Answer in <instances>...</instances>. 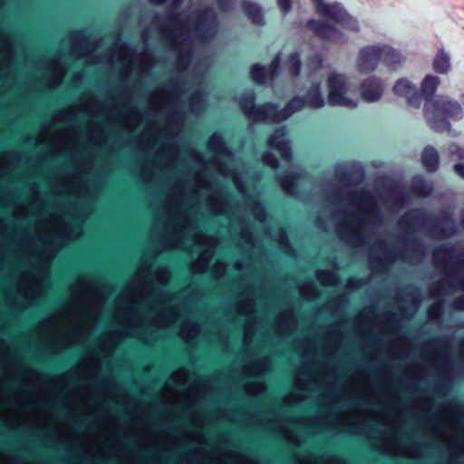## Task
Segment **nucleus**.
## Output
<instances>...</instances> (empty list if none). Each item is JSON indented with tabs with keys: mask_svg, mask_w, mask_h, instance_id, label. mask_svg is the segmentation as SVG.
<instances>
[{
	"mask_svg": "<svg viewBox=\"0 0 464 464\" xmlns=\"http://www.w3.org/2000/svg\"><path fill=\"white\" fill-rule=\"evenodd\" d=\"M183 1L171 0L166 14L153 15L150 25L141 33L145 49L139 53L136 48L122 42L115 43L102 54L92 55L102 39L92 40L80 31L71 34V53L76 58H85L87 63L93 64L112 65L116 62L120 63L119 76L125 82L130 77L133 69L142 74L152 69L155 59L150 49V42L152 34H155L159 41L168 44L176 53L179 67L185 70L190 63L195 41L204 44L215 39L220 23L212 7L197 10L188 19H181L179 9Z\"/></svg>",
	"mask_w": 464,
	"mask_h": 464,
	"instance_id": "obj_1",
	"label": "nucleus"
},
{
	"mask_svg": "<svg viewBox=\"0 0 464 464\" xmlns=\"http://www.w3.org/2000/svg\"><path fill=\"white\" fill-rule=\"evenodd\" d=\"M333 203L343 202L358 210L348 213L344 220L339 221L335 231L347 246L359 247L371 244L374 255L369 256V266L373 272H384L397 259L403 263L420 264L426 253L425 245L418 238L403 237L400 248L389 246L377 235L378 228L384 222V216L376 198L366 189H347L341 191L338 199L328 192Z\"/></svg>",
	"mask_w": 464,
	"mask_h": 464,
	"instance_id": "obj_2",
	"label": "nucleus"
},
{
	"mask_svg": "<svg viewBox=\"0 0 464 464\" xmlns=\"http://www.w3.org/2000/svg\"><path fill=\"white\" fill-rule=\"evenodd\" d=\"M115 286L99 277L78 278L70 285L71 301L65 304L61 314L43 319L36 325V332L44 334V346L52 354L82 343L97 326L102 308Z\"/></svg>",
	"mask_w": 464,
	"mask_h": 464,
	"instance_id": "obj_3",
	"label": "nucleus"
},
{
	"mask_svg": "<svg viewBox=\"0 0 464 464\" xmlns=\"http://www.w3.org/2000/svg\"><path fill=\"white\" fill-rule=\"evenodd\" d=\"M433 263L441 278L429 286L430 296L439 301L429 306L427 316L429 320H435L443 326L441 318L444 304L440 299L456 290L464 291V249L458 244L436 246L433 250Z\"/></svg>",
	"mask_w": 464,
	"mask_h": 464,
	"instance_id": "obj_4",
	"label": "nucleus"
},
{
	"mask_svg": "<svg viewBox=\"0 0 464 464\" xmlns=\"http://www.w3.org/2000/svg\"><path fill=\"white\" fill-rule=\"evenodd\" d=\"M142 266L140 267L134 283L127 284L122 292L118 295V309L125 311L126 325L123 328L113 329L105 332L99 338L101 347L110 352L113 351L119 341L132 336L141 338L140 327L144 323V316L138 308V304L144 296H152L157 289L148 280L149 269Z\"/></svg>",
	"mask_w": 464,
	"mask_h": 464,
	"instance_id": "obj_5",
	"label": "nucleus"
},
{
	"mask_svg": "<svg viewBox=\"0 0 464 464\" xmlns=\"http://www.w3.org/2000/svg\"><path fill=\"white\" fill-rule=\"evenodd\" d=\"M276 420L278 422V431L286 441L295 446H300L304 441V438L290 429L289 425H297L314 433L323 430L345 431L355 435L364 433L360 409H356L353 414H349L344 411L340 412L328 411L314 416H294L288 418L277 416Z\"/></svg>",
	"mask_w": 464,
	"mask_h": 464,
	"instance_id": "obj_6",
	"label": "nucleus"
},
{
	"mask_svg": "<svg viewBox=\"0 0 464 464\" xmlns=\"http://www.w3.org/2000/svg\"><path fill=\"white\" fill-rule=\"evenodd\" d=\"M440 79L427 74L419 90L421 101H424L423 113L428 125L436 132L450 131V121H459L464 113L460 103L445 95H435Z\"/></svg>",
	"mask_w": 464,
	"mask_h": 464,
	"instance_id": "obj_7",
	"label": "nucleus"
},
{
	"mask_svg": "<svg viewBox=\"0 0 464 464\" xmlns=\"http://www.w3.org/2000/svg\"><path fill=\"white\" fill-rule=\"evenodd\" d=\"M67 217L78 218L68 208L60 214L51 213L46 219H38L35 223L36 237L43 244L40 256L47 262L55 257L67 240H74L82 234V224L70 223Z\"/></svg>",
	"mask_w": 464,
	"mask_h": 464,
	"instance_id": "obj_8",
	"label": "nucleus"
},
{
	"mask_svg": "<svg viewBox=\"0 0 464 464\" xmlns=\"http://www.w3.org/2000/svg\"><path fill=\"white\" fill-rule=\"evenodd\" d=\"M398 227L407 233L425 230L436 238H449L458 231L454 213L450 208H442L436 214H429L425 209L410 208L399 218Z\"/></svg>",
	"mask_w": 464,
	"mask_h": 464,
	"instance_id": "obj_9",
	"label": "nucleus"
},
{
	"mask_svg": "<svg viewBox=\"0 0 464 464\" xmlns=\"http://www.w3.org/2000/svg\"><path fill=\"white\" fill-rule=\"evenodd\" d=\"M256 100L255 92L248 91L244 92L238 101L243 112L253 122H280L306 106L301 96L293 97L283 109H279L276 104L272 102L256 105Z\"/></svg>",
	"mask_w": 464,
	"mask_h": 464,
	"instance_id": "obj_10",
	"label": "nucleus"
},
{
	"mask_svg": "<svg viewBox=\"0 0 464 464\" xmlns=\"http://www.w3.org/2000/svg\"><path fill=\"white\" fill-rule=\"evenodd\" d=\"M183 202V195L179 194L173 198L168 196L165 205L167 218L163 223V232L160 237V244L163 248H180L185 232L194 226L193 218L184 210L173 211V204L179 208Z\"/></svg>",
	"mask_w": 464,
	"mask_h": 464,
	"instance_id": "obj_11",
	"label": "nucleus"
},
{
	"mask_svg": "<svg viewBox=\"0 0 464 464\" xmlns=\"http://www.w3.org/2000/svg\"><path fill=\"white\" fill-rule=\"evenodd\" d=\"M46 270L27 271L21 274L15 291L6 295L10 307L24 311L31 307L45 293Z\"/></svg>",
	"mask_w": 464,
	"mask_h": 464,
	"instance_id": "obj_12",
	"label": "nucleus"
},
{
	"mask_svg": "<svg viewBox=\"0 0 464 464\" xmlns=\"http://www.w3.org/2000/svg\"><path fill=\"white\" fill-rule=\"evenodd\" d=\"M380 423L388 429L379 433L376 440L372 441V447L382 454L392 457H401L411 459H419L427 455L430 445L416 442L406 446L396 434L395 428L388 419L380 420Z\"/></svg>",
	"mask_w": 464,
	"mask_h": 464,
	"instance_id": "obj_13",
	"label": "nucleus"
},
{
	"mask_svg": "<svg viewBox=\"0 0 464 464\" xmlns=\"http://www.w3.org/2000/svg\"><path fill=\"white\" fill-rule=\"evenodd\" d=\"M207 148L214 153L210 159L207 160L202 152L193 150L190 153L192 160L203 168L211 166L215 168L220 175L227 178L230 173V169L227 163L220 160V158H224L227 161H232L234 160L232 150L227 146L223 137L218 133H213L209 137Z\"/></svg>",
	"mask_w": 464,
	"mask_h": 464,
	"instance_id": "obj_14",
	"label": "nucleus"
},
{
	"mask_svg": "<svg viewBox=\"0 0 464 464\" xmlns=\"http://www.w3.org/2000/svg\"><path fill=\"white\" fill-rule=\"evenodd\" d=\"M131 95L129 92L117 96L115 104H109L108 101H100L92 94H82L76 104L77 110L89 115H105L106 120L111 123H121L122 116L115 113L116 108H126L130 103Z\"/></svg>",
	"mask_w": 464,
	"mask_h": 464,
	"instance_id": "obj_15",
	"label": "nucleus"
},
{
	"mask_svg": "<svg viewBox=\"0 0 464 464\" xmlns=\"http://www.w3.org/2000/svg\"><path fill=\"white\" fill-rule=\"evenodd\" d=\"M185 92V88L179 77L171 79L163 86L153 91L150 94L149 103L156 111H171L179 118L182 120L179 112L181 97Z\"/></svg>",
	"mask_w": 464,
	"mask_h": 464,
	"instance_id": "obj_16",
	"label": "nucleus"
},
{
	"mask_svg": "<svg viewBox=\"0 0 464 464\" xmlns=\"http://www.w3.org/2000/svg\"><path fill=\"white\" fill-rule=\"evenodd\" d=\"M328 103L331 106H341L346 108H356L357 102L347 97L349 90L348 78L343 73L333 72L327 81Z\"/></svg>",
	"mask_w": 464,
	"mask_h": 464,
	"instance_id": "obj_17",
	"label": "nucleus"
},
{
	"mask_svg": "<svg viewBox=\"0 0 464 464\" xmlns=\"http://www.w3.org/2000/svg\"><path fill=\"white\" fill-rule=\"evenodd\" d=\"M317 381L313 376V365L304 363L296 372L294 379V386L296 392H292L284 397V403L293 405L304 401L307 398L305 393L311 385L316 384Z\"/></svg>",
	"mask_w": 464,
	"mask_h": 464,
	"instance_id": "obj_18",
	"label": "nucleus"
},
{
	"mask_svg": "<svg viewBox=\"0 0 464 464\" xmlns=\"http://www.w3.org/2000/svg\"><path fill=\"white\" fill-rule=\"evenodd\" d=\"M395 303L403 316H413L418 312L421 303L420 289L414 285L397 287Z\"/></svg>",
	"mask_w": 464,
	"mask_h": 464,
	"instance_id": "obj_19",
	"label": "nucleus"
},
{
	"mask_svg": "<svg viewBox=\"0 0 464 464\" xmlns=\"http://www.w3.org/2000/svg\"><path fill=\"white\" fill-rule=\"evenodd\" d=\"M454 338V334H450L444 335L442 338H436L424 343V346L429 350H436L439 347L445 350L446 354L444 356H434L431 358L432 363L437 367L441 375L450 374L452 372L453 363L449 353L450 352Z\"/></svg>",
	"mask_w": 464,
	"mask_h": 464,
	"instance_id": "obj_20",
	"label": "nucleus"
},
{
	"mask_svg": "<svg viewBox=\"0 0 464 464\" xmlns=\"http://www.w3.org/2000/svg\"><path fill=\"white\" fill-rule=\"evenodd\" d=\"M440 415L449 416L454 423H457L464 416V412L456 404L449 401L443 402L439 406L435 418L429 420L426 426L432 436L440 439L444 437L443 427L445 426L444 421L440 419Z\"/></svg>",
	"mask_w": 464,
	"mask_h": 464,
	"instance_id": "obj_21",
	"label": "nucleus"
},
{
	"mask_svg": "<svg viewBox=\"0 0 464 464\" xmlns=\"http://www.w3.org/2000/svg\"><path fill=\"white\" fill-rule=\"evenodd\" d=\"M383 203L389 204L392 210H398L409 202V194L398 182L389 180L384 182L378 190Z\"/></svg>",
	"mask_w": 464,
	"mask_h": 464,
	"instance_id": "obj_22",
	"label": "nucleus"
},
{
	"mask_svg": "<svg viewBox=\"0 0 464 464\" xmlns=\"http://www.w3.org/2000/svg\"><path fill=\"white\" fill-rule=\"evenodd\" d=\"M334 173L335 179L344 185H359L364 179V169L362 165L358 161H353L351 169L343 163L334 165Z\"/></svg>",
	"mask_w": 464,
	"mask_h": 464,
	"instance_id": "obj_23",
	"label": "nucleus"
},
{
	"mask_svg": "<svg viewBox=\"0 0 464 464\" xmlns=\"http://www.w3.org/2000/svg\"><path fill=\"white\" fill-rule=\"evenodd\" d=\"M382 62V44L362 47L358 55L357 68L362 73L374 71Z\"/></svg>",
	"mask_w": 464,
	"mask_h": 464,
	"instance_id": "obj_24",
	"label": "nucleus"
},
{
	"mask_svg": "<svg viewBox=\"0 0 464 464\" xmlns=\"http://www.w3.org/2000/svg\"><path fill=\"white\" fill-rule=\"evenodd\" d=\"M142 266L148 267L147 269H149V271H150L149 272V276H148V280H150L152 284H154L152 282V277L153 276L162 285H167L169 283V281L170 279V272H169L168 267H159V268L156 269L155 273L152 274L151 265L150 263H148V262H141V264L137 268V271H136L133 278L131 279V281L129 284L134 283L135 285H137V281H135V278L137 276V274H138V271H139L140 267H141ZM153 285L157 289V292H155V294L152 296H144L141 299V301H143L146 298H156L160 303H165L167 301V294L164 293L163 290L158 288L155 285Z\"/></svg>",
	"mask_w": 464,
	"mask_h": 464,
	"instance_id": "obj_25",
	"label": "nucleus"
},
{
	"mask_svg": "<svg viewBox=\"0 0 464 464\" xmlns=\"http://www.w3.org/2000/svg\"><path fill=\"white\" fill-rule=\"evenodd\" d=\"M306 24L319 38L324 41L337 44H344L347 41V36L334 24L314 19H309Z\"/></svg>",
	"mask_w": 464,
	"mask_h": 464,
	"instance_id": "obj_26",
	"label": "nucleus"
},
{
	"mask_svg": "<svg viewBox=\"0 0 464 464\" xmlns=\"http://www.w3.org/2000/svg\"><path fill=\"white\" fill-rule=\"evenodd\" d=\"M324 15L343 25L345 29L359 32L360 27L356 18L351 16L339 3L327 5L324 9Z\"/></svg>",
	"mask_w": 464,
	"mask_h": 464,
	"instance_id": "obj_27",
	"label": "nucleus"
},
{
	"mask_svg": "<svg viewBox=\"0 0 464 464\" xmlns=\"http://www.w3.org/2000/svg\"><path fill=\"white\" fill-rule=\"evenodd\" d=\"M267 144L270 149L278 150L281 158L286 162L292 160V149L285 126L277 128L268 138Z\"/></svg>",
	"mask_w": 464,
	"mask_h": 464,
	"instance_id": "obj_28",
	"label": "nucleus"
},
{
	"mask_svg": "<svg viewBox=\"0 0 464 464\" xmlns=\"http://www.w3.org/2000/svg\"><path fill=\"white\" fill-rule=\"evenodd\" d=\"M383 92V82L377 76H370L361 82L360 94L362 99L367 102H378L382 97Z\"/></svg>",
	"mask_w": 464,
	"mask_h": 464,
	"instance_id": "obj_29",
	"label": "nucleus"
},
{
	"mask_svg": "<svg viewBox=\"0 0 464 464\" xmlns=\"http://www.w3.org/2000/svg\"><path fill=\"white\" fill-rule=\"evenodd\" d=\"M52 154L56 155L60 152L70 150L72 147L71 131L68 128H58L54 130L45 142Z\"/></svg>",
	"mask_w": 464,
	"mask_h": 464,
	"instance_id": "obj_30",
	"label": "nucleus"
},
{
	"mask_svg": "<svg viewBox=\"0 0 464 464\" xmlns=\"http://www.w3.org/2000/svg\"><path fill=\"white\" fill-rule=\"evenodd\" d=\"M394 94L405 97L408 103L414 107H420L421 99L419 89L408 79L401 78L396 81L393 86Z\"/></svg>",
	"mask_w": 464,
	"mask_h": 464,
	"instance_id": "obj_31",
	"label": "nucleus"
},
{
	"mask_svg": "<svg viewBox=\"0 0 464 464\" xmlns=\"http://www.w3.org/2000/svg\"><path fill=\"white\" fill-rule=\"evenodd\" d=\"M232 200V195L227 190L211 193L207 198V205L215 215L227 214Z\"/></svg>",
	"mask_w": 464,
	"mask_h": 464,
	"instance_id": "obj_32",
	"label": "nucleus"
},
{
	"mask_svg": "<svg viewBox=\"0 0 464 464\" xmlns=\"http://www.w3.org/2000/svg\"><path fill=\"white\" fill-rule=\"evenodd\" d=\"M158 155L160 159L166 160V162L158 161L154 165L159 170L163 171L176 166L180 157V150L177 144H164L159 148Z\"/></svg>",
	"mask_w": 464,
	"mask_h": 464,
	"instance_id": "obj_33",
	"label": "nucleus"
},
{
	"mask_svg": "<svg viewBox=\"0 0 464 464\" xmlns=\"http://www.w3.org/2000/svg\"><path fill=\"white\" fill-rule=\"evenodd\" d=\"M192 241L196 246L207 247L198 257L202 258L203 261L208 265L214 256L215 249L219 244L218 238L215 236H208L197 232L193 235Z\"/></svg>",
	"mask_w": 464,
	"mask_h": 464,
	"instance_id": "obj_34",
	"label": "nucleus"
},
{
	"mask_svg": "<svg viewBox=\"0 0 464 464\" xmlns=\"http://www.w3.org/2000/svg\"><path fill=\"white\" fill-rule=\"evenodd\" d=\"M88 191L87 185L77 174L65 177L61 181L58 192L63 195L84 196Z\"/></svg>",
	"mask_w": 464,
	"mask_h": 464,
	"instance_id": "obj_35",
	"label": "nucleus"
},
{
	"mask_svg": "<svg viewBox=\"0 0 464 464\" xmlns=\"http://www.w3.org/2000/svg\"><path fill=\"white\" fill-rule=\"evenodd\" d=\"M276 331L277 335H290L293 334L296 327L297 323L295 314L292 309L283 310L276 318L275 322Z\"/></svg>",
	"mask_w": 464,
	"mask_h": 464,
	"instance_id": "obj_36",
	"label": "nucleus"
},
{
	"mask_svg": "<svg viewBox=\"0 0 464 464\" xmlns=\"http://www.w3.org/2000/svg\"><path fill=\"white\" fill-rule=\"evenodd\" d=\"M306 173L304 171H285L283 175L277 176V179L285 193L287 195L299 198L297 193V184L299 180L304 178Z\"/></svg>",
	"mask_w": 464,
	"mask_h": 464,
	"instance_id": "obj_37",
	"label": "nucleus"
},
{
	"mask_svg": "<svg viewBox=\"0 0 464 464\" xmlns=\"http://www.w3.org/2000/svg\"><path fill=\"white\" fill-rule=\"evenodd\" d=\"M180 313L178 307L172 306L160 311L150 319L151 324L160 329H167L174 324L179 318Z\"/></svg>",
	"mask_w": 464,
	"mask_h": 464,
	"instance_id": "obj_38",
	"label": "nucleus"
},
{
	"mask_svg": "<svg viewBox=\"0 0 464 464\" xmlns=\"http://www.w3.org/2000/svg\"><path fill=\"white\" fill-rule=\"evenodd\" d=\"M299 464H348L338 455L323 453L315 455L314 453H306L297 458Z\"/></svg>",
	"mask_w": 464,
	"mask_h": 464,
	"instance_id": "obj_39",
	"label": "nucleus"
},
{
	"mask_svg": "<svg viewBox=\"0 0 464 464\" xmlns=\"http://www.w3.org/2000/svg\"><path fill=\"white\" fill-rule=\"evenodd\" d=\"M305 105L312 109H320L324 106L325 100L322 92L320 82H314L310 89L304 95Z\"/></svg>",
	"mask_w": 464,
	"mask_h": 464,
	"instance_id": "obj_40",
	"label": "nucleus"
},
{
	"mask_svg": "<svg viewBox=\"0 0 464 464\" xmlns=\"http://www.w3.org/2000/svg\"><path fill=\"white\" fill-rule=\"evenodd\" d=\"M382 62L391 70H396L403 63L401 53L388 44H382Z\"/></svg>",
	"mask_w": 464,
	"mask_h": 464,
	"instance_id": "obj_41",
	"label": "nucleus"
},
{
	"mask_svg": "<svg viewBox=\"0 0 464 464\" xmlns=\"http://www.w3.org/2000/svg\"><path fill=\"white\" fill-rule=\"evenodd\" d=\"M421 162L428 172H436L440 168V155L431 145H427L421 153Z\"/></svg>",
	"mask_w": 464,
	"mask_h": 464,
	"instance_id": "obj_42",
	"label": "nucleus"
},
{
	"mask_svg": "<svg viewBox=\"0 0 464 464\" xmlns=\"http://www.w3.org/2000/svg\"><path fill=\"white\" fill-rule=\"evenodd\" d=\"M242 7L246 16L253 24L257 25L265 24L264 10L259 4L250 0H244L242 2Z\"/></svg>",
	"mask_w": 464,
	"mask_h": 464,
	"instance_id": "obj_43",
	"label": "nucleus"
},
{
	"mask_svg": "<svg viewBox=\"0 0 464 464\" xmlns=\"http://www.w3.org/2000/svg\"><path fill=\"white\" fill-rule=\"evenodd\" d=\"M21 153L17 150H5L0 153V179L7 176L11 167L19 163Z\"/></svg>",
	"mask_w": 464,
	"mask_h": 464,
	"instance_id": "obj_44",
	"label": "nucleus"
},
{
	"mask_svg": "<svg viewBox=\"0 0 464 464\" xmlns=\"http://www.w3.org/2000/svg\"><path fill=\"white\" fill-rule=\"evenodd\" d=\"M49 80L47 81V87L54 89L60 86L65 75V70L58 59H53L48 69Z\"/></svg>",
	"mask_w": 464,
	"mask_h": 464,
	"instance_id": "obj_45",
	"label": "nucleus"
},
{
	"mask_svg": "<svg viewBox=\"0 0 464 464\" xmlns=\"http://www.w3.org/2000/svg\"><path fill=\"white\" fill-rule=\"evenodd\" d=\"M271 362L268 357L256 360L243 366V372L247 376H261L270 370Z\"/></svg>",
	"mask_w": 464,
	"mask_h": 464,
	"instance_id": "obj_46",
	"label": "nucleus"
},
{
	"mask_svg": "<svg viewBox=\"0 0 464 464\" xmlns=\"http://www.w3.org/2000/svg\"><path fill=\"white\" fill-rule=\"evenodd\" d=\"M411 188L416 195L427 198L432 193L434 185L423 176H415L412 179Z\"/></svg>",
	"mask_w": 464,
	"mask_h": 464,
	"instance_id": "obj_47",
	"label": "nucleus"
},
{
	"mask_svg": "<svg viewBox=\"0 0 464 464\" xmlns=\"http://www.w3.org/2000/svg\"><path fill=\"white\" fill-rule=\"evenodd\" d=\"M87 140L93 145H103L107 142V135L104 128L99 123H92L86 130Z\"/></svg>",
	"mask_w": 464,
	"mask_h": 464,
	"instance_id": "obj_48",
	"label": "nucleus"
},
{
	"mask_svg": "<svg viewBox=\"0 0 464 464\" xmlns=\"http://www.w3.org/2000/svg\"><path fill=\"white\" fill-rule=\"evenodd\" d=\"M201 326L198 322L185 321L180 324L179 335L186 343L192 342L200 333Z\"/></svg>",
	"mask_w": 464,
	"mask_h": 464,
	"instance_id": "obj_49",
	"label": "nucleus"
},
{
	"mask_svg": "<svg viewBox=\"0 0 464 464\" xmlns=\"http://www.w3.org/2000/svg\"><path fill=\"white\" fill-rule=\"evenodd\" d=\"M432 67L434 72L439 74H447L450 71V57L443 48L440 49L438 53L435 55L432 62Z\"/></svg>",
	"mask_w": 464,
	"mask_h": 464,
	"instance_id": "obj_50",
	"label": "nucleus"
},
{
	"mask_svg": "<svg viewBox=\"0 0 464 464\" xmlns=\"http://www.w3.org/2000/svg\"><path fill=\"white\" fill-rule=\"evenodd\" d=\"M29 190L32 198L29 201L28 206L34 210L35 215H40L44 209L45 202L42 197L39 186L35 182H33L29 186Z\"/></svg>",
	"mask_w": 464,
	"mask_h": 464,
	"instance_id": "obj_51",
	"label": "nucleus"
},
{
	"mask_svg": "<svg viewBox=\"0 0 464 464\" xmlns=\"http://www.w3.org/2000/svg\"><path fill=\"white\" fill-rule=\"evenodd\" d=\"M80 378L90 380L97 377L101 372V365L92 359L83 361L80 365Z\"/></svg>",
	"mask_w": 464,
	"mask_h": 464,
	"instance_id": "obj_52",
	"label": "nucleus"
},
{
	"mask_svg": "<svg viewBox=\"0 0 464 464\" xmlns=\"http://www.w3.org/2000/svg\"><path fill=\"white\" fill-rule=\"evenodd\" d=\"M0 48L2 53L1 67L7 70L14 60L13 44L7 38H0Z\"/></svg>",
	"mask_w": 464,
	"mask_h": 464,
	"instance_id": "obj_53",
	"label": "nucleus"
},
{
	"mask_svg": "<svg viewBox=\"0 0 464 464\" xmlns=\"http://www.w3.org/2000/svg\"><path fill=\"white\" fill-rule=\"evenodd\" d=\"M298 292L300 296L307 301L316 299L320 295L314 282L312 280H306L299 284Z\"/></svg>",
	"mask_w": 464,
	"mask_h": 464,
	"instance_id": "obj_54",
	"label": "nucleus"
},
{
	"mask_svg": "<svg viewBox=\"0 0 464 464\" xmlns=\"http://www.w3.org/2000/svg\"><path fill=\"white\" fill-rule=\"evenodd\" d=\"M266 235L271 239L276 241L284 249L285 252L288 253L291 256H295L296 251L292 247L291 244L289 243L287 233L284 228H280L276 236H273L269 230L266 231Z\"/></svg>",
	"mask_w": 464,
	"mask_h": 464,
	"instance_id": "obj_55",
	"label": "nucleus"
},
{
	"mask_svg": "<svg viewBox=\"0 0 464 464\" xmlns=\"http://www.w3.org/2000/svg\"><path fill=\"white\" fill-rule=\"evenodd\" d=\"M315 276L322 285L334 286L337 285L340 282L338 274L330 270L317 269Z\"/></svg>",
	"mask_w": 464,
	"mask_h": 464,
	"instance_id": "obj_56",
	"label": "nucleus"
},
{
	"mask_svg": "<svg viewBox=\"0 0 464 464\" xmlns=\"http://www.w3.org/2000/svg\"><path fill=\"white\" fill-rule=\"evenodd\" d=\"M55 121L52 119L51 121H44L41 124L40 130L34 136V141L36 145H44L47 141L50 134L53 131V126Z\"/></svg>",
	"mask_w": 464,
	"mask_h": 464,
	"instance_id": "obj_57",
	"label": "nucleus"
},
{
	"mask_svg": "<svg viewBox=\"0 0 464 464\" xmlns=\"http://www.w3.org/2000/svg\"><path fill=\"white\" fill-rule=\"evenodd\" d=\"M301 59L298 52L292 53L286 62V70L293 77H297L301 72Z\"/></svg>",
	"mask_w": 464,
	"mask_h": 464,
	"instance_id": "obj_58",
	"label": "nucleus"
},
{
	"mask_svg": "<svg viewBox=\"0 0 464 464\" xmlns=\"http://www.w3.org/2000/svg\"><path fill=\"white\" fill-rule=\"evenodd\" d=\"M77 111L76 105L68 106L56 111L53 115V119L57 121H72L74 120Z\"/></svg>",
	"mask_w": 464,
	"mask_h": 464,
	"instance_id": "obj_59",
	"label": "nucleus"
},
{
	"mask_svg": "<svg viewBox=\"0 0 464 464\" xmlns=\"http://www.w3.org/2000/svg\"><path fill=\"white\" fill-rule=\"evenodd\" d=\"M251 79L257 84H265L267 79L268 71L266 66L255 63L250 71Z\"/></svg>",
	"mask_w": 464,
	"mask_h": 464,
	"instance_id": "obj_60",
	"label": "nucleus"
},
{
	"mask_svg": "<svg viewBox=\"0 0 464 464\" xmlns=\"http://www.w3.org/2000/svg\"><path fill=\"white\" fill-rule=\"evenodd\" d=\"M256 321L255 319L249 318L246 321L243 326V332H244V337H243V343L245 346H248L251 342L252 338L256 333Z\"/></svg>",
	"mask_w": 464,
	"mask_h": 464,
	"instance_id": "obj_61",
	"label": "nucleus"
},
{
	"mask_svg": "<svg viewBox=\"0 0 464 464\" xmlns=\"http://www.w3.org/2000/svg\"><path fill=\"white\" fill-rule=\"evenodd\" d=\"M192 112L201 110L206 103V95L200 91H195L188 101Z\"/></svg>",
	"mask_w": 464,
	"mask_h": 464,
	"instance_id": "obj_62",
	"label": "nucleus"
},
{
	"mask_svg": "<svg viewBox=\"0 0 464 464\" xmlns=\"http://www.w3.org/2000/svg\"><path fill=\"white\" fill-rule=\"evenodd\" d=\"M329 304L331 305L333 312L338 313L340 311H343L349 304V299L345 295H338L333 296L329 300Z\"/></svg>",
	"mask_w": 464,
	"mask_h": 464,
	"instance_id": "obj_63",
	"label": "nucleus"
},
{
	"mask_svg": "<svg viewBox=\"0 0 464 464\" xmlns=\"http://www.w3.org/2000/svg\"><path fill=\"white\" fill-rule=\"evenodd\" d=\"M256 302L253 298L247 297L240 300L237 305V312L240 314H250L255 312Z\"/></svg>",
	"mask_w": 464,
	"mask_h": 464,
	"instance_id": "obj_64",
	"label": "nucleus"
}]
</instances>
